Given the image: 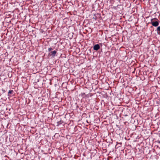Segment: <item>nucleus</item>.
I'll use <instances>...</instances> for the list:
<instances>
[{
  "label": "nucleus",
  "mask_w": 160,
  "mask_h": 160,
  "mask_svg": "<svg viewBox=\"0 0 160 160\" xmlns=\"http://www.w3.org/2000/svg\"><path fill=\"white\" fill-rule=\"evenodd\" d=\"M160 21L156 18H154L151 20V23L154 27L158 26L159 23Z\"/></svg>",
  "instance_id": "f257e3e1"
},
{
  "label": "nucleus",
  "mask_w": 160,
  "mask_h": 160,
  "mask_svg": "<svg viewBox=\"0 0 160 160\" xmlns=\"http://www.w3.org/2000/svg\"><path fill=\"white\" fill-rule=\"evenodd\" d=\"M100 48V46L99 44H95L93 46V49L96 51H98Z\"/></svg>",
  "instance_id": "f03ea898"
},
{
  "label": "nucleus",
  "mask_w": 160,
  "mask_h": 160,
  "mask_svg": "<svg viewBox=\"0 0 160 160\" xmlns=\"http://www.w3.org/2000/svg\"><path fill=\"white\" fill-rule=\"evenodd\" d=\"M56 53L57 51L56 50H54L53 51L50 52L49 53V54L50 56L54 57L55 56Z\"/></svg>",
  "instance_id": "7ed1b4c3"
},
{
  "label": "nucleus",
  "mask_w": 160,
  "mask_h": 160,
  "mask_svg": "<svg viewBox=\"0 0 160 160\" xmlns=\"http://www.w3.org/2000/svg\"><path fill=\"white\" fill-rule=\"evenodd\" d=\"M156 31H157V33L160 35V26H158L157 28Z\"/></svg>",
  "instance_id": "20e7f679"
},
{
  "label": "nucleus",
  "mask_w": 160,
  "mask_h": 160,
  "mask_svg": "<svg viewBox=\"0 0 160 160\" xmlns=\"http://www.w3.org/2000/svg\"><path fill=\"white\" fill-rule=\"evenodd\" d=\"M13 92V91L12 90H10L8 92V94H12V93Z\"/></svg>",
  "instance_id": "39448f33"
},
{
  "label": "nucleus",
  "mask_w": 160,
  "mask_h": 160,
  "mask_svg": "<svg viewBox=\"0 0 160 160\" xmlns=\"http://www.w3.org/2000/svg\"><path fill=\"white\" fill-rule=\"evenodd\" d=\"M62 121H59V122H57V123H58V125H57V126H59V125L61 124L62 123Z\"/></svg>",
  "instance_id": "423d86ee"
},
{
  "label": "nucleus",
  "mask_w": 160,
  "mask_h": 160,
  "mask_svg": "<svg viewBox=\"0 0 160 160\" xmlns=\"http://www.w3.org/2000/svg\"><path fill=\"white\" fill-rule=\"evenodd\" d=\"M53 49L51 48H50L48 49V51L50 52L51 50H52Z\"/></svg>",
  "instance_id": "0eeeda50"
}]
</instances>
